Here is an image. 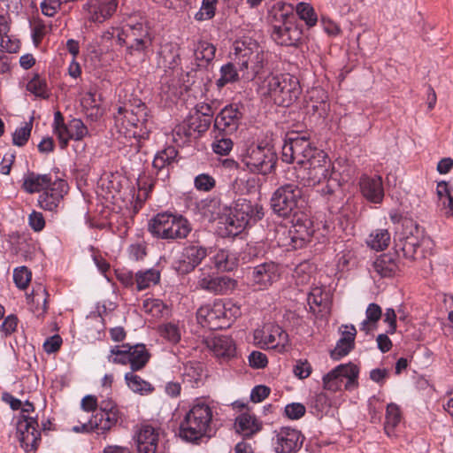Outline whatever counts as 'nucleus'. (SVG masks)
I'll list each match as a JSON object with an SVG mask.
<instances>
[{"instance_id":"obj_1","label":"nucleus","mask_w":453,"mask_h":453,"mask_svg":"<svg viewBox=\"0 0 453 453\" xmlns=\"http://www.w3.org/2000/svg\"><path fill=\"white\" fill-rule=\"evenodd\" d=\"M393 222L401 221L402 230L396 232L395 250L398 256L402 253L406 259L414 261L426 258L432 254V241L424 235V230L411 219H399L391 215Z\"/></svg>"},{"instance_id":"obj_2","label":"nucleus","mask_w":453,"mask_h":453,"mask_svg":"<svg viewBox=\"0 0 453 453\" xmlns=\"http://www.w3.org/2000/svg\"><path fill=\"white\" fill-rule=\"evenodd\" d=\"M269 20L273 27L272 37L283 46H296L302 38V28L294 13L292 4L277 3L269 12Z\"/></svg>"},{"instance_id":"obj_3","label":"nucleus","mask_w":453,"mask_h":453,"mask_svg":"<svg viewBox=\"0 0 453 453\" xmlns=\"http://www.w3.org/2000/svg\"><path fill=\"white\" fill-rule=\"evenodd\" d=\"M117 41L119 45H126V60L133 65L144 63L148 57V49L151 45L149 27L142 23L127 24L122 28Z\"/></svg>"},{"instance_id":"obj_4","label":"nucleus","mask_w":453,"mask_h":453,"mask_svg":"<svg viewBox=\"0 0 453 453\" xmlns=\"http://www.w3.org/2000/svg\"><path fill=\"white\" fill-rule=\"evenodd\" d=\"M211 421V408L199 402L191 407L180 422V437L186 441L196 442L204 436H210Z\"/></svg>"},{"instance_id":"obj_5","label":"nucleus","mask_w":453,"mask_h":453,"mask_svg":"<svg viewBox=\"0 0 453 453\" xmlns=\"http://www.w3.org/2000/svg\"><path fill=\"white\" fill-rule=\"evenodd\" d=\"M114 118L119 133H123L126 137H142L148 133L149 111L142 102L130 108L119 107Z\"/></svg>"},{"instance_id":"obj_6","label":"nucleus","mask_w":453,"mask_h":453,"mask_svg":"<svg viewBox=\"0 0 453 453\" xmlns=\"http://www.w3.org/2000/svg\"><path fill=\"white\" fill-rule=\"evenodd\" d=\"M240 315L239 308L230 302L221 300L211 304L201 306L196 311L198 323L210 330H218L228 327L232 321Z\"/></svg>"},{"instance_id":"obj_7","label":"nucleus","mask_w":453,"mask_h":453,"mask_svg":"<svg viewBox=\"0 0 453 453\" xmlns=\"http://www.w3.org/2000/svg\"><path fill=\"white\" fill-rule=\"evenodd\" d=\"M234 60L237 61L242 76L253 79L264 68L265 53L255 42L236 41L234 43Z\"/></svg>"},{"instance_id":"obj_8","label":"nucleus","mask_w":453,"mask_h":453,"mask_svg":"<svg viewBox=\"0 0 453 453\" xmlns=\"http://www.w3.org/2000/svg\"><path fill=\"white\" fill-rule=\"evenodd\" d=\"M148 229L155 237L174 240L186 238L191 231V226L184 217L163 212L150 220Z\"/></svg>"},{"instance_id":"obj_9","label":"nucleus","mask_w":453,"mask_h":453,"mask_svg":"<svg viewBox=\"0 0 453 453\" xmlns=\"http://www.w3.org/2000/svg\"><path fill=\"white\" fill-rule=\"evenodd\" d=\"M264 86L267 88V94L280 106L291 105L301 92L297 78L288 73L267 77Z\"/></svg>"},{"instance_id":"obj_10","label":"nucleus","mask_w":453,"mask_h":453,"mask_svg":"<svg viewBox=\"0 0 453 453\" xmlns=\"http://www.w3.org/2000/svg\"><path fill=\"white\" fill-rule=\"evenodd\" d=\"M305 200L303 190L294 184H285L278 188L271 198L273 211L280 217L296 215L303 207Z\"/></svg>"},{"instance_id":"obj_11","label":"nucleus","mask_w":453,"mask_h":453,"mask_svg":"<svg viewBox=\"0 0 453 453\" xmlns=\"http://www.w3.org/2000/svg\"><path fill=\"white\" fill-rule=\"evenodd\" d=\"M330 169V159L323 150H319L296 170V178L304 187L315 186L328 178Z\"/></svg>"},{"instance_id":"obj_12","label":"nucleus","mask_w":453,"mask_h":453,"mask_svg":"<svg viewBox=\"0 0 453 453\" xmlns=\"http://www.w3.org/2000/svg\"><path fill=\"white\" fill-rule=\"evenodd\" d=\"M242 161L250 172L266 175L274 170L277 155L269 146H251L242 156Z\"/></svg>"},{"instance_id":"obj_13","label":"nucleus","mask_w":453,"mask_h":453,"mask_svg":"<svg viewBox=\"0 0 453 453\" xmlns=\"http://www.w3.org/2000/svg\"><path fill=\"white\" fill-rule=\"evenodd\" d=\"M311 147L309 138L305 135L289 136L282 146V160L288 164L296 163L300 166L318 151Z\"/></svg>"},{"instance_id":"obj_14","label":"nucleus","mask_w":453,"mask_h":453,"mask_svg":"<svg viewBox=\"0 0 453 453\" xmlns=\"http://www.w3.org/2000/svg\"><path fill=\"white\" fill-rule=\"evenodd\" d=\"M36 419L24 414L17 422V434L20 446L26 450H35L41 440V433L37 429Z\"/></svg>"},{"instance_id":"obj_15","label":"nucleus","mask_w":453,"mask_h":453,"mask_svg":"<svg viewBox=\"0 0 453 453\" xmlns=\"http://www.w3.org/2000/svg\"><path fill=\"white\" fill-rule=\"evenodd\" d=\"M234 280L227 276H212L205 268L201 269L196 287L213 294H226L235 288Z\"/></svg>"},{"instance_id":"obj_16","label":"nucleus","mask_w":453,"mask_h":453,"mask_svg":"<svg viewBox=\"0 0 453 453\" xmlns=\"http://www.w3.org/2000/svg\"><path fill=\"white\" fill-rule=\"evenodd\" d=\"M242 119V112L238 105L229 104L224 107L216 116L214 127L219 131L230 134L238 129Z\"/></svg>"},{"instance_id":"obj_17","label":"nucleus","mask_w":453,"mask_h":453,"mask_svg":"<svg viewBox=\"0 0 453 453\" xmlns=\"http://www.w3.org/2000/svg\"><path fill=\"white\" fill-rule=\"evenodd\" d=\"M313 232L310 219H305L303 220L297 218L296 223L288 230V245L293 249L303 248L311 240Z\"/></svg>"},{"instance_id":"obj_18","label":"nucleus","mask_w":453,"mask_h":453,"mask_svg":"<svg viewBox=\"0 0 453 453\" xmlns=\"http://www.w3.org/2000/svg\"><path fill=\"white\" fill-rule=\"evenodd\" d=\"M275 451L277 453H290L298 449L303 443V436L299 431L282 428L275 437Z\"/></svg>"},{"instance_id":"obj_19","label":"nucleus","mask_w":453,"mask_h":453,"mask_svg":"<svg viewBox=\"0 0 453 453\" xmlns=\"http://www.w3.org/2000/svg\"><path fill=\"white\" fill-rule=\"evenodd\" d=\"M159 434L150 425H142L135 434V441L139 453H156Z\"/></svg>"},{"instance_id":"obj_20","label":"nucleus","mask_w":453,"mask_h":453,"mask_svg":"<svg viewBox=\"0 0 453 453\" xmlns=\"http://www.w3.org/2000/svg\"><path fill=\"white\" fill-rule=\"evenodd\" d=\"M258 337L267 349L283 348L288 342V334L278 325H267L262 331H257L255 339Z\"/></svg>"},{"instance_id":"obj_21","label":"nucleus","mask_w":453,"mask_h":453,"mask_svg":"<svg viewBox=\"0 0 453 453\" xmlns=\"http://www.w3.org/2000/svg\"><path fill=\"white\" fill-rule=\"evenodd\" d=\"M66 183L63 180L54 181L52 186L39 196L38 203L41 208L53 211L59 204L65 192Z\"/></svg>"},{"instance_id":"obj_22","label":"nucleus","mask_w":453,"mask_h":453,"mask_svg":"<svg viewBox=\"0 0 453 453\" xmlns=\"http://www.w3.org/2000/svg\"><path fill=\"white\" fill-rule=\"evenodd\" d=\"M241 219V224L250 225L261 219L264 212L262 206L253 204L246 199H239L233 211Z\"/></svg>"},{"instance_id":"obj_23","label":"nucleus","mask_w":453,"mask_h":453,"mask_svg":"<svg viewBox=\"0 0 453 453\" xmlns=\"http://www.w3.org/2000/svg\"><path fill=\"white\" fill-rule=\"evenodd\" d=\"M208 348L220 359L227 360L235 355V344L226 335L215 336L207 342Z\"/></svg>"},{"instance_id":"obj_24","label":"nucleus","mask_w":453,"mask_h":453,"mask_svg":"<svg viewBox=\"0 0 453 453\" xmlns=\"http://www.w3.org/2000/svg\"><path fill=\"white\" fill-rule=\"evenodd\" d=\"M252 277L255 283L266 287L279 279V267L273 262L261 264L253 268Z\"/></svg>"},{"instance_id":"obj_25","label":"nucleus","mask_w":453,"mask_h":453,"mask_svg":"<svg viewBox=\"0 0 453 453\" xmlns=\"http://www.w3.org/2000/svg\"><path fill=\"white\" fill-rule=\"evenodd\" d=\"M363 196L372 203H379L384 197L382 179L380 176L364 178L360 182Z\"/></svg>"},{"instance_id":"obj_26","label":"nucleus","mask_w":453,"mask_h":453,"mask_svg":"<svg viewBox=\"0 0 453 453\" xmlns=\"http://www.w3.org/2000/svg\"><path fill=\"white\" fill-rule=\"evenodd\" d=\"M54 181L50 174H38L29 172L24 176L22 188L28 194L38 193L49 188Z\"/></svg>"},{"instance_id":"obj_27","label":"nucleus","mask_w":453,"mask_h":453,"mask_svg":"<svg viewBox=\"0 0 453 453\" xmlns=\"http://www.w3.org/2000/svg\"><path fill=\"white\" fill-rule=\"evenodd\" d=\"M235 429L243 437H251L262 429V423L252 414L242 413L235 418Z\"/></svg>"},{"instance_id":"obj_28","label":"nucleus","mask_w":453,"mask_h":453,"mask_svg":"<svg viewBox=\"0 0 453 453\" xmlns=\"http://www.w3.org/2000/svg\"><path fill=\"white\" fill-rule=\"evenodd\" d=\"M436 193L440 210L446 217H453V188L446 181L437 184Z\"/></svg>"},{"instance_id":"obj_29","label":"nucleus","mask_w":453,"mask_h":453,"mask_svg":"<svg viewBox=\"0 0 453 453\" xmlns=\"http://www.w3.org/2000/svg\"><path fill=\"white\" fill-rule=\"evenodd\" d=\"M48 292L44 287L39 285L27 296V299L33 303L31 311L37 318H42L47 311Z\"/></svg>"},{"instance_id":"obj_30","label":"nucleus","mask_w":453,"mask_h":453,"mask_svg":"<svg viewBox=\"0 0 453 453\" xmlns=\"http://www.w3.org/2000/svg\"><path fill=\"white\" fill-rule=\"evenodd\" d=\"M121 348H127V352L130 355V366L133 372L141 370L148 363L150 354L148 353L145 345L136 344L134 346H130L126 344Z\"/></svg>"},{"instance_id":"obj_31","label":"nucleus","mask_w":453,"mask_h":453,"mask_svg":"<svg viewBox=\"0 0 453 453\" xmlns=\"http://www.w3.org/2000/svg\"><path fill=\"white\" fill-rule=\"evenodd\" d=\"M343 336L337 342L335 348L331 351L334 359H339L346 356L354 347L356 329L353 326L349 331H344Z\"/></svg>"},{"instance_id":"obj_32","label":"nucleus","mask_w":453,"mask_h":453,"mask_svg":"<svg viewBox=\"0 0 453 453\" xmlns=\"http://www.w3.org/2000/svg\"><path fill=\"white\" fill-rule=\"evenodd\" d=\"M95 431L104 434L114 426L118 421L117 411H98L92 417Z\"/></svg>"},{"instance_id":"obj_33","label":"nucleus","mask_w":453,"mask_h":453,"mask_svg":"<svg viewBox=\"0 0 453 453\" xmlns=\"http://www.w3.org/2000/svg\"><path fill=\"white\" fill-rule=\"evenodd\" d=\"M118 0H96L93 21L103 22L116 12Z\"/></svg>"},{"instance_id":"obj_34","label":"nucleus","mask_w":453,"mask_h":453,"mask_svg":"<svg viewBox=\"0 0 453 453\" xmlns=\"http://www.w3.org/2000/svg\"><path fill=\"white\" fill-rule=\"evenodd\" d=\"M372 267L381 277H390L395 273L397 265L390 255L383 254L375 259Z\"/></svg>"},{"instance_id":"obj_35","label":"nucleus","mask_w":453,"mask_h":453,"mask_svg":"<svg viewBox=\"0 0 453 453\" xmlns=\"http://www.w3.org/2000/svg\"><path fill=\"white\" fill-rule=\"evenodd\" d=\"M335 372H339V375L343 378H347L348 381L345 384L347 389H351L357 387V377L359 369L357 365L349 363L347 365H340L335 367Z\"/></svg>"},{"instance_id":"obj_36","label":"nucleus","mask_w":453,"mask_h":453,"mask_svg":"<svg viewBox=\"0 0 453 453\" xmlns=\"http://www.w3.org/2000/svg\"><path fill=\"white\" fill-rule=\"evenodd\" d=\"M215 51L216 49L212 44L207 42H199L195 50V56L198 65L205 66L211 62L215 57Z\"/></svg>"},{"instance_id":"obj_37","label":"nucleus","mask_w":453,"mask_h":453,"mask_svg":"<svg viewBox=\"0 0 453 453\" xmlns=\"http://www.w3.org/2000/svg\"><path fill=\"white\" fill-rule=\"evenodd\" d=\"M160 274L158 271L150 269L138 272L135 274L136 288L141 291L158 282Z\"/></svg>"},{"instance_id":"obj_38","label":"nucleus","mask_w":453,"mask_h":453,"mask_svg":"<svg viewBox=\"0 0 453 453\" xmlns=\"http://www.w3.org/2000/svg\"><path fill=\"white\" fill-rule=\"evenodd\" d=\"M219 219V223L224 225L229 235H237L247 226L246 224H241L239 221L241 219L234 211H231L229 215L225 214L224 216H220Z\"/></svg>"},{"instance_id":"obj_39","label":"nucleus","mask_w":453,"mask_h":453,"mask_svg":"<svg viewBox=\"0 0 453 453\" xmlns=\"http://www.w3.org/2000/svg\"><path fill=\"white\" fill-rule=\"evenodd\" d=\"M390 242V234L386 229H377L372 233L367 244L373 250H383Z\"/></svg>"},{"instance_id":"obj_40","label":"nucleus","mask_w":453,"mask_h":453,"mask_svg":"<svg viewBox=\"0 0 453 453\" xmlns=\"http://www.w3.org/2000/svg\"><path fill=\"white\" fill-rule=\"evenodd\" d=\"M239 80V74L233 63H227L220 68V77L217 80L216 85L222 88L227 83H233Z\"/></svg>"},{"instance_id":"obj_41","label":"nucleus","mask_w":453,"mask_h":453,"mask_svg":"<svg viewBox=\"0 0 453 453\" xmlns=\"http://www.w3.org/2000/svg\"><path fill=\"white\" fill-rule=\"evenodd\" d=\"M366 319L361 324L360 330L368 334L373 328V324L381 318V308L376 303H370L366 309Z\"/></svg>"},{"instance_id":"obj_42","label":"nucleus","mask_w":453,"mask_h":453,"mask_svg":"<svg viewBox=\"0 0 453 453\" xmlns=\"http://www.w3.org/2000/svg\"><path fill=\"white\" fill-rule=\"evenodd\" d=\"M125 380H127L128 387L134 392L143 394L153 391V388L149 382L145 381L134 372L126 373Z\"/></svg>"},{"instance_id":"obj_43","label":"nucleus","mask_w":453,"mask_h":453,"mask_svg":"<svg viewBox=\"0 0 453 453\" xmlns=\"http://www.w3.org/2000/svg\"><path fill=\"white\" fill-rule=\"evenodd\" d=\"M211 124V119L208 117H203V115L195 114L191 116L187 123L188 131L187 135H191V131L203 134L206 132Z\"/></svg>"},{"instance_id":"obj_44","label":"nucleus","mask_w":453,"mask_h":453,"mask_svg":"<svg viewBox=\"0 0 453 453\" xmlns=\"http://www.w3.org/2000/svg\"><path fill=\"white\" fill-rule=\"evenodd\" d=\"M401 421V412L399 407L395 403H389L387 406L385 431L387 434L390 435L395 427Z\"/></svg>"},{"instance_id":"obj_45","label":"nucleus","mask_w":453,"mask_h":453,"mask_svg":"<svg viewBox=\"0 0 453 453\" xmlns=\"http://www.w3.org/2000/svg\"><path fill=\"white\" fill-rule=\"evenodd\" d=\"M215 268L218 271H232L235 265V258L232 257L227 251L219 250L213 257Z\"/></svg>"},{"instance_id":"obj_46","label":"nucleus","mask_w":453,"mask_h":453,"mask_svg":"<svg viewBox=\"0 0 453 453\" xmlns=\"http://www.w3.org/2000/svg\"><path fill=\"white\" fill-rule=\"evenodd\" d=\"M296 14L300 19L305 21L309 27H313L317 23V15L314 9L306 3H299L296 7Z\"/></svg>"},{"instance_id":"obj_47","label":"nucleus","mask_w":453,"mask_h":453,"mask_svg":"<svg viewBox=\"0 0 453 453\" xmlns=\"http://www.w3.org/2000/svg\"><path fill=\"white\" fill-rule=\"evenodd\" d=\"M207 256V250L200 246H190L186 249V257L192 268L198 265Z\"/></svg>"},{"instance_id":"obj_48","label":"nucleus","mask_w":453,"mask_h":453,"mask_svg":"<svg viewBox=\"0 0 453 453\" xmlns=\"http://www.w3.org/2000/svg\"><path fill=\"white\" fill-rule=\"evenodd\" d=\"M88 134V127L80 119H73L69 121V137L79 141L83 139Z\"/></svg>"},{"instance_id":"obj_49","label":"nucleus","mask_w":453,"mask_h":453,"mask_svg":"<svg viewBox=\"0 0 453 453\" xmlns=\"http://www.w3.org/2000/svg\"><path fill=\"white\" fill-rule=\"evenodd\" d=\"M165 308V303L159 299H147L143 302L144 311L153 318L162 317Z\"/></svg>"},{"instance_id":"obj_50","label":"nucleus","mask_w":453,"mask_h":453,"mask_svg":"<svg viewBox=\"0 0 453 453\" xmlns=\"http://www.w3.org/2000/svg\"><path fill=\"white\" fill-rule=\"evenodd\" d=\"M218 0H203L200 10L195 18L197 20H208L214 17Z\"/></svg>"},{"instance_id":"obj_51","label":"nucleus","mask_w":453,"mask_h":453,"mask_svg":"<svg viewBox=\"0 0 453 453\" xmlns=\"http://www.w3.org/2000/svg\"><path fill=\"white\" fill-rule=\"evenodd\" d=\"M158 331L160 335L170 342L176 343L180 339V329L173 323H167L160 326Z\"/></svg>"},{"instance_id":"obj_52","label":"nucleus","mask_w":453,"mask_h":453,"mask_svg":"<svg viewBox=\"0 0 453 453\" xmlns=\"http://www.w3.org/2000/svg\"><path fill=\"white\" fill-rule=\"evenodd\" d=\"M32 130V122L26 123L22 127L16 129L12 135V142L14 145L21 147L28 141Z\"/></svg>"},{"instance_id":"obj_53","label":"nucleus","mask_w":453,"mask_h":453,"mask_svg":"<svg viewBox=\"0 0 453 453\" xmlns=\"http://www.w3.org/2000/svg\"><path fill=\"white\" fill-rule=\"evenodd\" d=\"M13 280L19 288L25 289L31 280V272L26 266L16 268L13 273Z\"/></svg>"},{"instance_id":"obj_54","label":"nucleus","mask_w":453,"mask_h":453,"mask_svg":"<svg viewBox=\"0 0 453 453\" xmlns=\"http://www.w3.org/2000/svg\"><path fill=\"white\" fill-rule=\"evenodd\" d=\"M342 379L335 368L323 377L324 388L330 391H337L342 387Z\"/></svg>"},{"instance_id":"obj_55","label":"nucleus","mask_w":453,"mask_h":453,"mask_svg":"<svg viewBox=\"0 0 453 453\" xmlns=\"http://www.w3.org/2000/svg\"><path fill=\"white\" fill-rule=\"evenodd\" d=\"M311 100L313 98L314 96H316L319 97L321 99V101L316 102V103L311 102V104H308L307 107L311 108L313 112H318L319 115L326 113V111H327L328 104L325 101V98H326L325 92L322 89L317 88V89H313L311 92Z\"/></svg>"},{"instance_id":"obj_56","label":"nucleus","mask_w":453,"mask_h":453,"mask_svg":"<svg viewBox=\"0 0 453 453\" xmlns=\"http://www.w3.org/2000/svg\"><path fill=\"white\" fill-rule=\"evenodd\" d=\"M27 89L36 96L42 98H46L48 96L46 83L38 76H35L27 83Z\"/></svg>"},{"instance_id":"obj_57","label":"nucleus","mask_w":453,"mask_h":453,"mask_svg":"<svg viewBox=\"0 0 453 453\" xmlns=\"http://www.w3.org/2000/svg\"><path fill=\"white\" fill-rule=\"evenodd\" d=\"M195 186L198 190L209 191L215 186V180L209 174H200L195 179Z\"/></svg>"},{"instance_id":"obj_58","label":"nucleus","mask_w":453,"mask_h":453,"mask_svg":"<svg viewBox=\"0 0 453 453\" xmlns=\"http://www.w3.org/2000/svg\"><path fill=\"white\" fill-rule=\"evenodd\" d=\"M285 413L291 419H298L305 414V407L302 403H293L285 407Z\"/></svg>"},{"instance_id":"obj_59","label":"nucleus","mask_w":453,"mask_h":453,"mask_svg":"<svg viewBox=\"0 0 453 453\" xmlns=\"http://www.w3.org/2000/svg\"><path fill=\"white\" fill-rule=\"evenodd\" d=\"M233 148V142L229 138H222L212 144L213 151L219 155H227Z\"/></svg>"},{"instance_id":"obj_60","label":"nucleus","mask_w":453,"mask_h":453,"mask_svg":"<svg viewBox=\"0 0 453 453\" xmlns=\"http://www.w3.org/2000/svg\"><path fill=\"white\" fill-rule=\"evenodd\" d=\"M61 0H43L41 3L42 12L48 17H53L61 5Z\"/></svg>"},{"instance_id":"obj_61","label":"nucleus","mask_w":453,"mask_h":453,"mask_svg":"<svg viewBox=\"0 0 453 453\" xmlns=\"http://www.w3.org/2000/svg\"><path fill=\"white\" fill-rule=\"evenodd\" d=\"M250 365L256 369L264 368L267 365V357L265 354L260 351H253L249 356Z\"/></svg>"},{"instance_id":"obj_62","label":"nucleus","mask_w":453,"mask_h":453,"mask_svg":"<svg viewBox=\"0 0 453 453\" xmlns=\"http://www.w3.org/2000/svg\"><path fill=\"white\" fill-rule=\"evenodd\" d=\"M270 388L264 385L256 386L250 394V399L253 403H260L270 394Z\"/></svg>"},{"instance_id":"obj_63","label":"nucleus","mask_w":453,"mask_h":453,"mask_svg":"<svg viewBox=\"0 0 453 453\" xmlns=\"http://www.w3.org/2000/svg\"><path fill=\"white\" fill-rule=\"evenodd\" d=\"M81 104L85 111H93L96 107H99L96 92H88L81 99Z\"/></svg>"},{"instance_id":"obj_64","label":"nucleus","mask_w":453,"mask_h":453,"mask_svg":"<svg viewBox=\"0 0 453 453\" xmlns=\"http://www.w3.org/2000/svg\"><path fill=\"white\" fill-rule=\"evenodd\" d=\"M294 372L299 379H305L311 372V365L307 361L299 360L295 365Z\"/></svg>"}]
</instances>
